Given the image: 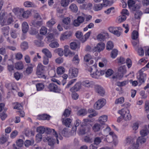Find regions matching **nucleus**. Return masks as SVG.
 Instances as JSON below:
<instances>
[{
  "instance_id": "31",
  "label": "nucleus",
  "mask_w": 149,
  "mask_h": 149,
  "mask_svg": "<svg viewBox=\"0 0 149 149\" xmlns=\"http://www.w3.org/2000/svg\"><path fill=\"white\" fill-rule=\"evenodd\" d=\"M9 29V27L8 26L3 27L1 28L2 33L4 36H5L8 35Z\"/></svg>"
},
{
  "instance_id": "28",
  "label": "nucleus",
  "mask_w": 149,
  "mask_h": 149,
  "mask_svg": "<svg viewBox=\"0 0 149 149\" xmlns=\"http://www.w3.org/2000/svg\"><path fill=\"white\" fill-rule=\"evenodd\" d=\"M71 35L72 33L71 32L66 31L61 35V39L62 40H64L65 39L69 38Z\"/></svg>"
},
{
  "instance_id": "22",
  "label": "nucleus",
  "mask_w": 149,
  "mask_h": 149,
  "mask_svg": "<svg viewBox=\"0 0 149 149\" xmlns=\"http://www.w3.org/2000/svg\"><path fill=\"white\" fill-rule=\"evenodd\" d=\"M24 9L23 8H19L18 7L14 8L13 10V12L17 16L22 15Z\"/></svg>"
},
{
  "instance_id": "47",
  "label": "nucleus",
  "mask_w": 149,
  "mask_h": 149,
  "mask_svg": "<svg viewBox=\"0 0 149 149\" xmlns=\"http://www.w3.org/2000/svg\"><path fill=\"white\" fill-rule=\"evenodd\" d=\"M124 102V99L123 97H121L116 99L115 103L116 104H121Z\"/></svg>"
},
{
  "instance_id": "50",
  "label": "nucleus",
  "mask_w": 149,
  "mask_h": 149,
  "mask_svg": "<svg viewBox=\"0 0 149 149\" xmlns=\"http://www.w3.org/2000/svg\"><path fill=\"white\" fill-rule=\"evenodd\" d=\"M118 51L116 49L113 50L111 53V57L113 58H115L118 55Z\"/></svg>"
},
{
  "instance_id": "32",
  "label": "nucleus",
  "mask_w": 149,
  "mask_h": 149,
  "mask_svg": "<svg viewBox=\"0 0 149 149\" xmlns=\"http://www.w3.org/2000/svg\"><path fill=\"white\" fill-rule=\"evenodd\" d=\"M42 52L45 55L46 57L48 58H51L52 57V54L48 49H44L42 50Z\"/></svg>"
},
{
  "instance_id": "14",
  "label": "nucleus",
  "mask_w": 149,
  "mask_h": 149,
  "mask_svg": "<svg viewBox=\"0 0 149 149\" xmlns=\"http://www.w3.org/2000/svg\"><path fill=\"white\" fill-rule=\"evenodd\" d=\"M78 73V70L74 68H71L70 69L69 72V75L71 78L76 77Z\"/></svg>"
},
{
  "instance_id": "62",
  "label": "nucleus",
  "mask_w": 149,
  "mask_h": 149,
  "mask_svg": "<svg viewBox=\"0 0 149 149\" xmlns=\"http://www.w3.org/2000/svg\"><path fill=\"white\" fill-rule=\"evenodd\" d=\"M91 135L89 134L88 136V135H86L85 136V138L84 139V141L86 142H89L91 141L92 140V138L91 137Z\"/></svg>"
},
{
  "instance_id": "29",
  "label": "nucleus",
  "mask_w": 149,
  "mask_h": 149,
  "mask_svg": "<svg viewBox=\"0 0 149 149\" xmlns=\"http://www.w3.org/2000/svg\"><path fill=\"white\" fill-rule=\"evenodd\" d=\"M81 88V85L79 83H77L70 89V91L72 92L78 91Z\"/></svg>"
},
{
  "instance_id": "23",
  "label": "nucleus",
  "mask_w": 149,
  "mask_h": 149,
  "mask_svg": "<svg viewBox=\"0 0 149 149\" xmlns=\"http://www.w3.org/2000/svg\"><path fill=\"white\" fill-rule=\"evenodd\" d=\"M70 19L69 17H67L64 18L63 19V22L65 24L67 25L66 26H64V28L66 29L70 28V26L68 25L70 23Z\"/></svg>"
},
{
  "instance_id": "42",
  "label": "nucleus",
  "mask_w": 149,
  "mask_h": 149,
  "mask_svg": "<svg viewBox=\"0 0 149 149\" xmlns=\"http://www.w3.org/2000/svg\"><path fill=\"white\" fill-rule=\"evenodd\" d=\"M65 72V69L62 67H60L57 68L56 70L57 74L58 75L63 74Z\"/></svg>"
},
{
  "instance_id": "9",
  "label": "nucleus",
  "mask_w": 149,
  "mask_h": 149,
  "mask_svg": "<svg viewBox=\"0 0 149 149\" xmlns=\"http://www.w3.org/2000/svg\"><path fill=\"white\" fill-rule=\"evenodd\" d=\"M46 91L49 92L59 93L61 90L58 88L56 85L54 83H51L47 86Z\"/></svg>"
},
{
  "instance_id": "57",
  "label": "nucleus",
  "mask_w": 149,
  "mask_h": 149,
  "mask_svg": "<svg viewBox=\"0 0 149 149\" xmlns=\"http://www.w3.org/2000/svg\"><path fill=\"white\" fill-rule=\"evenodd\" d=\"M46 39L48 42H51L54 39L53 34L52 33L49 34L46 37Z\"/></svg>"
},
{
  "instance_id": "12",
  "label": "nucleus",
  "mask_w": 149,
  "mask_h": 149,
  "mask_svg": "<svg viewBox=\"0 0 149 149\" xmlns=\"http://www.w3.org/2000/svg\"><path fill=\"white\" fill-rule=\"evenodd\" d=\"M106 103V100L103 98L98 100L94 104V107L96 109H100L103 107Z\"/></svg>"
},
{
  "instance_id": "39",
  "label": "nucleus",
  "mask_w": 149,
  "mask_h": 149,
  "mask_svg": "<svg viewBox=\"0 0 149 149\" xmlns=\"http://www.w3.org/2000/svg\"><path fill=\"white\" fill-rule=\"evenodd\" d=\"M87 113L86 110L84 109H81L78 110L77 112V115L79 116H84Z\"/></svg>"
},
{
  "instance_id": "35",
  "label": "nucleus",
  "mask_w": 149,
  "mask_h": 149,
  "mask_svg": "<svg viewBox=\"0 0 149 149\" xmlns=\"http://www.w3.org/2000/svg\"><path fill=\"white\" fill-rule=\"evenodd\" d=\"M15 68L17 70L22 69L24 68V65L21 61L18 62L15 64Z\"/></svg>"
},
{
  "instance_id": "25",
  "label": "nucleus",
  "mask_w": 149,
  "mask_h": 149,
  "mask_svg": "<svg viewBox=\"0 0 149 149\" xmlns=\"http://www.w3.org/2000/svg\"><path fill=\"white\" fill-rule=\"evenodd\" d=\"M46 140L47 141V143L51 147H53L54 146L56 142L55 139L48 137L46 138Z\"/></svg>"
},
{
  "instance_id": "11",
  "label": "nucleus",
  "mask_w": 149,
  "mask_h": 149,
  "mask_svg": "<svg viewBox=\"0 0 149 149\" xmlns=\"http://www.w3.org/2000/svg\"><path fill=\"white\" fill-rule=\"evenodd\" d=\"M93 129L94 130H110L111 129L108 125L104 124L103 126H101L98 123L95 124L93 127Z\"/></svg>"
},
{
  "instance_id": "33",
  "label": "nucleus",
  "mask_w": 149,
  "mask_h": 149,
  "mask_svg": "<svg viewBox=\"0 0 149 149\" xmlns=\"http://www.w3.org/2000/svg\"><path fill=\"white\" fill-rule=\"evenodd\" d=\"M139 34L138 32L136 30L133 31L131 36V38L133 40L138 39Z\"/></svg>"
},
{
  "instance_id": "40",
  "label": "nucleus",
  "mask_w": 149,
  "mask_h": 149,
  "mask_svg": "<svg viewBox=\"0 0 149 149\" xmlns=\"http://www.w3.org/2000/svg\"><path fill=\"white\" fill-rule=\"evenodd\" d=\"M37 90L40 91L42 90L44 88V85L42 83H38L36 85Z\"/></svg>"
},
{
  "instance_id": "20",
  "label": "nucleus",
  "mask_w": 149,
  "mask_h": 149,
  "mask_svg": "<svg viewBox=\"0 0 149 149\" xmlns=\"http://www.w3.org/2000/svg\"><path fill=\"white\" fill-rule=\"evenodd\" d=\"M72 120L68 118L65 119H62V121L63 123L65 126L68 127H70L71 125V123L72 122Z\"/></svg>"
},
{
  "instance_id": "56",
  "label": "nucleus",
  "mask_w": 149,
  "mask_h": 149,
  "mask_svg": "<svg viewBox=\"0 0 149 149\" xmlns=\"http://www.w3.org/2000/svg\"><path fill=\"white\" fill-rule=\"evenodd\" d=\"M126 18V17L125 15H122L119 16L118 18L117 19L119 22H121L125 20Z\"/></svg>"
},
{
  "instance_id": "48",
  "label": "nucleus",
  "mask_w": 149,
  "mask_h": 149,
  "mask_svg": "<svg viewBox=\"0 0 149 149\" xmlns=\"http://www.w3.org/2000/svg\"><path fill=\"white\" fill-rule=\"evenodd\" d=\"M81 123L80 120L79 119L77 120L74 123V126H73L72 127V130H76L77 127Z\"/></svg>"
},
{
  "instance_id": "36",
  "label": "nucleus",
  "mask_w": 149,
  "mask_h": 149,
  "mask_svg": "<svg viewBox=\"0 0 149 149\" xmlns=\"http://www.w3.org/2000/svg\"><path fill=\"white\" fill-rule=\"evenodd\" d=\"M107 120V117L106 115H102L99 118V122L101 124H103V123L106 122Z\"/></svg>"
},
{
  "instance_id": "7",
  "label": "nucleus",
  "mask_w": 149,
  "mask_h": 149,
  "mask_svg": "<svg viewBox=\"0 0 149 149\" xmlns=\"http://www.w3.org/2000/svg\"><path fill=\"white\" fill-rule=\"evenodd\" d=\"M118 73L117 75L113 76L112 77L113 79H120L121 78L123 77V74H125L126 72L125 67L124 66H120L118 68Z\"/></svg>"
},
{
  "instance_id": "30",
  "label": "nucleus",
  "mask_w": 149,
  "mask_h": 149,
  "mask_svg": "<svg viewBox=\"0 0 149 149\" xmlns=\"http://www.w3.org/2000/svg\"><path fill=\"white\" fill-rule=\"evenodd\" d=\"M24 6L26 7L30 8V7H35L36 5L33 2L29 1H26L24 2Z\"/></svg>"
},
{
  "instance_id": "49",
  "label": "nucleus",
  "mask_w": 149,
  "mask_h": 149,
  "mask_svg": "<svg viewBox=\"0 0 149 149\" xmlns=\"http://www.w3.org/2000/svg\"><path fill=\"white\" fill-rule=\"evenodd\" d=\"M69 2V0H61V4L62 6L65 7L68 6Z\"/></svg>"
},
{
  "instance_id": "27",
  "label": "nucleus",
  "mask_w": 149,
  "mask_h": 149,
  "mask_svg": "<svg viewBox=\"0 0 149 149\" xmlns=\"http://www.w3.org/2000/svg\"><path fill=\"white\" fill-rule=\"evenodd\" d=\"M29 29V25L26 22H24L22 24V30L23 33H26Z\"/></svg>"
},
{
  "instance_id": "37",
  "label": "nucleus",
  "mask_w": 149,
  "mask_h": 149,
  "mask_svg": "<svg viewBox=\"0 0 149 149\" xmlns=\"http://www.w3.org/2000/svg\"><path fill=\"white\" fill-rule=\"evenodd\" d=\"M79 61L80 59L79 58L78 55H75L72 59L73 63L76 65H77L79 63Z\"/></svg>"
},
{
  "instance_id": "55",
  "label": "nucleus",
  "mask_w": 149,
  "mask_h": 149,
  "mask_svg": "<svg viewBox=\"0 0 149 149\" xmlns=\"http://www.w3.org/2000/svg\"><path fill=\"white\" fill-rule=\"evenodd\" d=\"M47 32V29L45 26H42L40 30V33L43 35H45Z\"/></svg>"
},
{
  "instance_id": "45",
  "label": "nucleus",
  "mask_w": 149,
  "mask_h": 149,
  "mask_svg": "<svg viewBox=\"0 0 149 149\" xmlns=\"http://www.w3.org/2000/svg\"><path fill=\"white\" fill-rule=\"evenodd\" d=\"M32 25L35 27L40 26L42 24V22L41 21H36L33 20L31 22Z\"/></svg>"
},
{
  "instance_id": "10",
  "label": "nucleus",
  "mask_w": 149,
  "mask_h": 149,
  "mask_svg": "<svg viewBox=\"0 0 149 149\" xmlns=\"http://www.w3.org/2000/svg\"><path fill=\"white\" fill-rule=\"evenodd\" d=\"M146 141V139L144 138L141 136L139 137L137 140L136 143L133 144L130 147L129 149H139L138 148L139 143H143Z\"/></svg>"
},
{
  "instance_id": "17",
  "label": "nucleus",
  "mask_w": 149,
  "mask_h": 149,
  "mask_svg": "<svg viewBox=\"0 0 149 149\" xmlns=\"http://www.w3.org/2000/svg\"><path fill=\"white\" fill-rule=\"evenodd\" d=\"M95 90L101 96L103 95L105 92L103 88L101 86L96 85L95 86Z\"/></svg>"
},
{
  "instance_id": "4",
  "label": "nucleus",
  "mask_w": 149,
  "mask_h": 149,
  "mask_svg": "<svg viewBox=\"0 0 149 149\" xmlns=\"http://www.w3.org/2000/svg\"><path fill=\"white\" fill-rule=\"evenodd\" d=\"M146 70V68H143L140 70L139 72V75L137 77L139 83L140 84L144 83L146 79V74L144 73L143 72Z\"/></svg>"
},
{
  "instance_id": "58",
  "label": "nucleus",
  "mask_w": 149,
  "mask_h": 149,
  "mask_svg": "<svg viewBox=\"0 0 149 149\" xmlns=\"http://www.w3.org/2000/svg\"><path fill=\"white\" fill-rule=\"evenodd\" d=\"M49 46L52 48H56L59 47L58 43L56 42H54L51 43L49 45Z\"/></svg>"
},
{
  "instance_id": "16",
  "label": "nucleus",
  "mask_w": 149,
  "mask_h": 149,
  "mask_svg": "<svg viewBox=\"0 0 149 149\" xmlns=\"http://www.w3.org/2000/svg\"><path fill=\"white\" fill-rule=\"evenodd\" d=\"M114 132H110L109 135L106 136V140L109 143H111L113 140V139H116V135H114Z\"/></svg>"
},
{
  "instance_id": "2",
  "label": "nucleus",
  "mask_w": 149,
  "mask_h": 149,
  "mask_svg": "<svg viewBox=\"0 0 149 149\" xmlns=\"http://www.w3.org/2000/svg\"><path fill=\"white\" fill-rule=\"evenodd\" d=\"M95 71L92 72L93 69L91 67H89L88 68V70L90 72V75L92 77L96 79H98L100 76L103 75L105 73L104 70H98L95 68Z\"/></svg>"
},
{
  "instance_id": "19",
  "label": "nucleus",
  "mask_w": 149,
  "mask_h": 149,
  "mask_svg": "<svg viewBox=\"0 0 149 149\" xmlns=\"http://www.w3.org/2000/svg\"><path fill=\"white\" fill-rule=\"evenodd\" d=\"M51 116L49 115L46 114H43L38 115L37 116V119L39 120H49Z\"/></svg>"
},
{
  "instance_id": "15",
  "label": "nucleus",
  "mask_w": 149,
  "mask_h": 149,
  "mask_svg": "<svg viewBox=\"0 0 149 149\" xmlns=\"http://www.w3.org/2000/svg\"><path fill=\"white\" fill-rule=\"evenodd\" d=\"M84 20L85 18L83 17L79 16L76 19L74 20L73 23V24L75 26H78L84 22Z\"/></svg>"
},
{
  "instance_id": "46",
  "label": "nucleus",
  "mask_w": 149,
  "mask_h": 149,
  "mask_svg": "<svg viewBox=\"0 0 149 149\" xmlns=\"http://www.w3.org/2000/svg\"><path fill=\"white\" fill-rule=\"evenodd\" d=\"M56 23V21L54 19H52L48 21L47 23V25L49 27H52Z\"/></svg>"
},
{
  "instance_id": "43",
  "label": "nucleus",
  "mask_w": 149,
  "mask_h": 149,
  "mask_svg": "<svg viewBox=\"0 0 149 149\" xmlns=\"http://www.w3.org/2000/svg\"><path fill=\"white\" fill-rule=\"evenodd\" d=\"M70 9L73 12L76 13L78 9L76 5L74 3L72 4L69 7Z\"/></svg>"
},
{
  "instance_id": "51",
  "label": "nucleus",
  "mask_w": 149,
  "mask_h": 149,
  "mask_svg": "<svg viewBox=\"0 0 149 149\" xmlns=\"http://www.w3.org/2000/svg\"><path fill=\"white\" fill-rule=\"evenodd\" d=\"M33 141H30L29 140H26L24 143V145L26 147H27L29 146L32 145L34 144Z\"/></svg>"
},
{
  "instance_id": "21",
  "label": "nucleus",
  "mask_w": 149,
  "mask_h": 149,
  "mask_svg": "<svg viewBox=\"0 0 149 149\" xmlns=\"http://www.w3.org/2000/svg\"><path fill=\"white\" fill-rule=\"evenodd\" d=\"M34 66L33 64H30L28 65L26 70L25 71L26 73L27 74H31L33 71V68Z\"/></svg>"
},
{
  "instance_id": "1",
  "label": "nucleus",
  "mask_w": 149,
  "mask_h": 149,
  "mask_svg": "<svg viewBox=\"0 0 149 149\" xmlns=\"http://www.w3.org/2000/svg\"><path fill=\"white\" fill-rule=\"evenodd\" d=\"M76 131H53V134L55 137L56 139L57 143L58 144L59 141L58 140L59 139L61 140L63 137L62 136L65 137H68L72 135L76 134Z\"/></svg>"
},
{
  "instance_id": "3",
  "label": "nucleus",
  "mask_w": 149,
  "mask_h": 149,
  "mask_svg": "<svg viewBox=\"0 0 149 149\" xmlns=\"http://www.w3.org/2000/svg\"><path fill=\"white\" fill-rule=\"evenodd\" d=\"M105 47V44L103 42H100L97 44L96 47H93L92 49H91L89 46L87 47V50L91 52H99L103 50Z\"/></svg>"
},
{
  "instance_id": "41",
  "label": "nucleus",
  "mask_w": 149,
  "mask_h": 149,
  "mask_svg": "<svg viewBox=\"0 0 149 149\" xmlns=\"http://www.w3.org/2000/svg\"><path fill=\"white\" fill-rule=\"evenodd\" d=\"M113 47V42L109 41L107 43L106 49L107 50H110Z\"/></svg>"
},
{
  "instance_id": "52",
  "label": "nucleus",
  "mask_w": 149,
  "mask_h": 149,
  "mask_svg": "<svg viewBox=\"0 0 149 149\" xmlns=\"http://www.w3.org/2000/svg\"><path fill=\"white\" fill-rule=\"evenodd\" d=\"M78 133L79 135L84 136L86 135H88V136L89 134L91 135L90 131H79Z\"/></svg>"
},
{
  "instance_id": "53",
  "label": "nucleus",
  "mask_w": 149,
  "mask_h": 149,
  "mask_svg": "<svg viewBox=\"0 0 149 149\" xmlns=\"http://www.w3.org/2000/svg\"><path fill=\"white\" fill-rule=\"evenodd\" d=\"M36 130H55L54 129H50L47 127H45L43 126H39L37 128Z\"/></svg>"
},
{
  "instance_id": "61",
  "label": "nucleus",
  "mask_w": 149,
  "mask_h": 149,
  "mask_svg": "<svg viewBox=\"0 0 149 149\" xmlns=\"http://www.w3.org/2000/svg\"><path fill=\"white\" fill-rule=\"evenodd\" d=\"M71 111L70 110L66 109L65 110L63 114V116L65 117H68L70 115Z\"/></svg>"
},
{
  "instance_id": "54",
  "label": "nucleus",
  "mask_w": 149,
  "mask_h": 149,
  "mask_svg": "<svg viewBox=\"0 0 149 149\" xmlns=\"http://www.w3.org/2000/svg\"><path fill=\"white\" fill-rule=\"evenodd\" d=\"M142 14V13L141 11H137L134 14L135 18L136 19H140Z\"/></svg>"
},
{
  "instance_id": "18",
  "label": "nucleus",
  "mask_w": 149,
  "mask_h": 149,
  "mask_svg": "<svg viewBox=\"0 0 149 149\" xmlns=\"http://www.w3.org/2000/svg\"><path fill=\"white\" fill-rule=\"evenodd\" d=\"M81 84L86 87H92L94 85V83L93 81L86 80L83 81Z\"/></svg>"
},
{
  "instance_id": "8",
  "label": "nucleus",
  "mask_w": 149,
  "mask_h": 149,
  "mask_svg": "<svg viewBox=\"0 0 149 149\" xmlns=\"http://www.w3.org/2000/svg\"><path fill=\"white\" fill-rule=\"evenodd\" d=\"M108 29L110 32L117 37H119L122 32V29L120 27H110Z\"/></svg>"
},
{
  "instance_id": "34",
  "label": "nucleus",
  "mask_w": 149,
  "mask_h": 149,
  "mask_svg": "<svg viewBox=\"0 0 149 149\" xmlns=\"http://www.w3.org/2000/svg\"><path fill=\"white\" fill-rule=\"evenodd\" d=\"M21 49L23 51H25L29 48L28 42L26 41H24L20 45Z\"/></svg>"
},
{
  "instance_id": "13",
  "label": "nucleus",
  "mask_w": 149,
  "mask_h": 149,
  "mask_svg": "<svg viewBox=\"0 0 149 149\" xmlns=\"http://www.w3.org/2000/svg\"><path fill=\"white\" fill-rule=\"evenodd\" d=\"M13 21L12 17L11 16V13H10L8 15L7 18L4 21H3V22H1V25L2 26L9 25L12 23Z\"/></svg>"
},
{
  "instance_id": "6",
  "label": "nucleus",
  "mask_w": 149,
  "mask_h": 149,
  "mask_svg": "<svg viewBox=\"0 0 149 149\" xmlns=\"http://www.w3.org/2000/svg\"><path fill=\"white\" fill-rule=\"evenodd\" d=\"M125 120H128L131 119V116L130 111L127 109H123L118 112Z\"/></svg>"
},
{
  "instance_id": "26",
  "label": "nucleus",
  "mask_w": 149,
  "mask_h": 149,
  "mask_svg": "<svg viewBox=\"0 0 149 149\" xmlns=\"http://www.w3.org/2000/svg\"><path fill=\"white\" fill-rule=\"evenodd\" d=\"M108 34L107 33H103L98 34L97 36V38L100 41H103L106 37H107Z\"/></svg>"
},
{
  "instance_id": "60",
  "label": "nucleus",
  "mask_w": 149,
  "mask_h": 149,
  "mask_svg": "<svg viewBox=\"0 0 149 149\" xmlns=\"http://www.w3.org/2000/svg\"><path fill=\"white\" fill-rule=\"evenodd\" d=\"M33 16L34 19L38 20H40L41 19V17L40 14L38 12H37L36 11H34Z\"/></svg>"
},
{
  "instance_id": "44",
  "label": "nucleus",
  "mask_w": 149,
  "mask_h": 149,
  "mask_svg": "<svg viewBox=\"0 0 149 149\" xmlns=\"http://www.w3.org/2000/svg\"><path fill=\"white\" fill-rule=\"evenodd\" d=\"M75 36L77 38L79 39L82 42L83 41V34L80 31H77L75 33Z\"/></svg>"
},
{
  "instance_id": "64",
  "label": "nucleus",
  "mask_w": 149,
  "mask_h": 149,
  "mask_svg": "<svg viewBox=\"0 0 149 149\" xmlns=\"http://www.w3.org/2000/svg\"><path fill=\"white\" fill-rule=\"evenodd\" d=\"M17 146L19 147H21L23 145L24 141L22 139H19L16 142Z\"/></svg>"
},
{
  "instance_id": "24",
  "label": "nucleus",
  "mask_w": 149,
  "mask_h": 149,
  "mask_svg": "<svg viewBox=\"0 0 149 149\" xmlns=\"http://www.w3.org/2000/svg\"><path fill=\"white\" fill-rule=\"evenodd\" d=\"M8 15L4 11H2L0 15V23L1 24V22L4 21L7 17Z\"/></svg>"
},
{
  "instance_id": "63",
  "label": "nucleus",
  "mask_w": 149,
  "mask_h": 149,
  "mask_svg": "<svg viewBox=\"0 0 149 149\" xmlns=\"http://www.w3.org/2000/svg\"><path fill=\"white\" fill-rule=\"evenodd\" d=\"M10 35L11 37L13 38H16L17 37V33L16 30H12L11 31Z\"/></svg>"
},
{
  "instance_id": "59",
  "label": "nucleus",
  "mask_w": 149,
  "mask_h": 149,
  "mask_svg": "<svg viewBox=\"0 0 149 149\" xmlns=\"http://www.w3.org/2000/svg\"><path fill=\"white\" fill-rule=\"evenodd\" d=\"M102 8V6L101 4H95L94 6V10L95 11H98L101 10Z\"/></svg>"
},
{
  "instance_id": "5",
  "label": "nucleus",
  "mask_w": 149,
  "mask_h": 149,
  "mask_svg": "<svg viewBox=\"0 0 149 149\" xmlns=\"http://www.w3.org/2000/svg\"><path fill=\"white\" fill-rule=\"evenodd\" d=\"M45 66L39 63L38 64L37 67L36 73L38 77L44 79H46V77L43 74L45 70Z\"/></svg>"
},
{
  "instance_id": "38",
  "label": "nucleus",
  "mask_w": 149,
  "mask_h": 149,
  "mask_svg": "<svg viewBox=\"0 0 149 149\" xmlns=\"http://www.w3.org/2000/svg\"><path fill=\"white\" fill-rule=\"evenodd\" d=\"M30 14L31 12L30 11L28 10L24 11V9L22 15L24 18H27L29 17Z\"/></svg>"
}]
</instances>
